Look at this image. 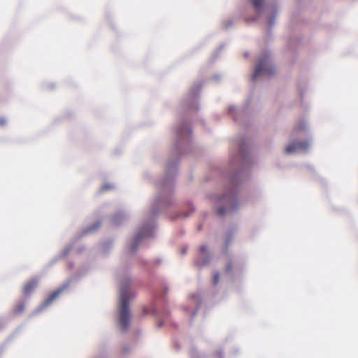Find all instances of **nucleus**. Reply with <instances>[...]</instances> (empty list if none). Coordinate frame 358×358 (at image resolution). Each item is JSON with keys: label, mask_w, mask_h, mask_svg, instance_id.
<instances>
[{"label": "nucleus", "mask_w": 358, "mask_h": 358, "mask_svg": "<svg viewBox=\"0 0 358 358\" xmlns=\"http://www.w3.org/2000/svg\"><path fill=\"white\" fill-rule=\"evenodd\" d=\"M219 280H220V273H215V275L213 276V284L214 285L217 284Z\"/></svg>", "instance_id": "obj_9"}, {"label": "nucleus", "mask_w": 358, "mask_h": 358, "mask_svg": "<svg viewBox=\"0 0 358 358\" xmlns=\"http://www.w3.org/2000/svg\"><path fill=\"white\" fill-rule=\"evenodd\" d=\"M306 124L303 122H299L294 129V132L297 134L298 132L304 130Z\"/></svg>", "instance_id": "obj_6"}, {"label": "nucleus", "mask_w": 358, "mask_h": 358, "mask_svg": "<svg viewBox=\"0 0 358 358\" xmlns=\"http://www.w3.org/2000/svg\"><path fill=\"white\" fill-rule=\"evenodd\" d=\"M36 282L35 280H31L27 282L23 287V293L24 295L30 294L36 287Z\"/></svg>", "instance_id": "obj_4"}, {"label": "nucleus", "mask_w": 358, "mask_h": 358, "mask_svg": "<svg viewBox=\"0 0 358 358\" xmlns=\"http://www.w3.org/2000/svg\"><path fill=\"white\" fill-rule=\"evenodd\" d=\"M309 147V143L308 141H295L290 143L286 147V152L287 154L303 151L305 152Z\"/></svg>", "instance_id": "obj_3"}, {"label": "nucleus", "mask_w": 358, "mask_h": 358, "mask_svg": "<svg viewBox=\"0 0 358 358\" xmlns=\"http://www.w3.org/2000/svg\"><path fill=\"white\" fill-rule=\"evenodd\" d=\"M232 270V264L231 263H229L227 266H226V268H225V271L227 273H230Z\"/></svg>", "instance_id": "obj_11"}, {"label": "nucleus", "mask_w": 358, "mask_h": 358, "mask_svg": "<svg viewBox=\"0 0 358 358\" xmlns=\"http://www.w3.org/2000/svg\"><path fill=\"white\" fill-rule=\"evenodd\" d=\"M215 356L217 358H222V352L217 351L215 353Z\"/></svg>", "instance_id": "obj_14"}, {"label": "nucleus", "mask_w": 358, "mask_h": 358, "mask_svg": "<svg viewBox=\"0 0 358 358\" xmlns=\"http://www.w3.org/2000/svg\"><path fill=\"white\" fill-rule=\"evenodd\" d=\"M275 69L270 64L267 56L260 59L257 66L253 73L252 78L256 80L261 76H268L274 73Z\"/></svg>", "instance_id": "obj_2"}, {"label": "nucleus", "mask_w": 358, "mask_h": 358, "mask_svg": "<svg viewBox=\"0 0 358 358\" xmlns=\"http://www.w3.org/2000/svg\"><path fill=\"white\" fill-rule=\"evenodd\" d=\"M136 246H134V248H133V250H136Z\"/></svg>", "instance_id": "obj_18"}, {"label": "nucleus", "mask_w": 358, "mask_h": 358, "mask_svg": "<svg viewBox=\"0 0 358 358\" xmlns=\"http://www.w3.org/2000/svg\"><path fill=\"white\" fill-rule=\"evenodd\" d=\"M109 188H110V187H109V186H108V185H104V186L101 188V190H102V191H104V190H106V189H109Z\"/></svg>", "instance_id": "obj_16"}, {"label": "nucleus", "mask_w": 358, "mask_h": 358, "mask_svg": "<svg viewBox=\"0 0 358 358\" xmlns=\"http://www.w3.org/2000/svg\"><path fill=\"white\" fill-rule=\"evenodd\" d=\"M131 294L126 286H122L120 290V309L119 313V323L122 331L127 330L129 326L130 314L129 301Z\"/></svg>", "instance_id": "obj_1"}, {"label": "nucleus", "mask_w": 358, "mask_h": 358, "mask_svg": "<svg viewBox=\"0 0 358 358\" xmlns=\"http://www.w3.org/2000/svg\"><path fill=\"white\" fill-rule=\"evenodd\" d=\"M62 292V289H58L52 292L45 301L46 306L50 304Z\"/></svg>", "instance_id": "obj_5"}, {"label": "nucleus", "mask_w": 358, "mask_h": 358, "mask_svg": "<svg viewBox=\"0 0 358 358\" xmlns=\"http://www.w3.org/2000/svg\"><path fill=\"white\" fill-rule=\"evenodd\" d=\"M217 213L220 215H223L225 213V208H220L217 210Z\"/></svg>", "instance_id": "obj_13"}, {"label": "nucleus", "mask_w": 358, "mask_h": 358, "mask_svg": "<svg viewBox=\"0 0 358 358\" xmlns=\"http://www.w3.org/2000/svg\"><path fill=\"white\" fill-rule=\"evenodd\" d=\"M200 250L203 255H205L207 253V247L206 245H202L200 248Z\"/></svg>", "instance_id": "obj_12"}, {"label": "nucleus", "mask_w": 358, "mask_h": 358, "mask_svg": "<svg viewBox=\"0 0 358 358\" xmlns=\"http://www.w3.org/2000/svg\"><path fill=\"white\" fill-rule=\"evenodd\" d=\"M263 0H252V4L255 8L259 9L263 5Z\"/></svg>", "instance_id": "obj_7"}, {"label": "nucleus", "mask_w": 358, "mask_h": 358, "mask_svg": "<svg viewBox=\"0 0 358 358\" xmlns=\"http://www.w3.org/2000/svg\"><path fill=\"white\" fill-rule=\"evenodd\" d=\"M6 124V120L4 118H0V126H3Z\"/></svg>", "instance_id": "obj_15"}, {"label": "nucleus", "mask_w": 358, "mask_h": 358, "mask_svg": "<svg viewBox=\"0 0 358 358\" xmlns=\"http://www.w3.org/2000/svg\"><path fill=\"white\" fill-rule=\"evenodd\" d=\"M145 236L142 234V233H139L136 237L135 238V241L136 243H138L141 241V239L144 237Z\"/></svg>", "instance_id": "obj_10"}, {"label": "nucleus", "mask_w": 358, "mask_h": 358, "mask_svg": "<svg viewBox=\"0 0 358 358\" xmlns=\"http://www.w3.org/2000/svg\"><path fill=\"white\" fill-rule=\"evenodd\" d=\"M24 304H19L17 306L16 308H15V312L16 313H21L24 310Z\"/></svg>", "instance_id": "obj_8"}, {"label": "nucleus", "mask_w": 358, "mask_h": 358, "mask_svg": "<svg viewBox=\"0 0 358 358\" xmlns=\"http://www.w3.org/2000/svg\"><path fill=\"white\" fill-rule=\"evenodd\" d=\"M179 133H180V134H182V129L179 131Z\"/></svg>", "instance_id": "obj_17"}]
</instances>
